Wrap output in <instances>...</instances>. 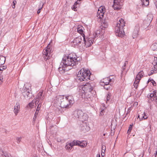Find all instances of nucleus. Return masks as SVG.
Wrapping results in <instances>:
<instances>
[{
  "label": "nucleus",
  "mask_w": 157,
  "mask_h": 157,
  "mask_svg": "<svg viewBox=\"0 0 157 157\" xmlns=\"http://www.w3.org/2000/svg\"><path fill=\"white\" fill-rule=\"evenodd\" d=\"M80 58L77 57L76 55L71 54L67 56H64L60 64L58 70L61 74H63L68 71L71 69L67 67L68 66H73L78 64Z\"/></svg>",
  "instance_id": "nucleus-1"
},
{
  "label": "nucleus",
  "mask_w": 157,
  "mask_h": 157,
  "mask_svg": "<svg viewBox=\"0 0 157 157\" xmlns=\"http://www.w3.org/2000/svg\"><path fill=\"white\" fill-rule=\"evenodd\" d=\"M81 89H80V95L82 98H90L92 95L91 91L93 90V86L90 83L82 86Z\"/></svg>",
  "instance_id": "nucleus-2"
},
{
  "label": "nucleus",
  "mask_w": 157,
  "mask_h": 157,
  "mask_svg": "<svg viewBox=\"0 0 157 157\" xmlns=\"http://www.w3.org/2000/svg\"><path fill=\"white\" fill-rule=\"evenodd\" d=\"M125 26V22L124 20L121 18L116 25L115 31L117 36L122 37L125 35L123 28Z\"/></svg>",
  "instance_id": "nucleus-3"
},
{
  "label": "nucleus",
  "mask_w": 157,
  "mask_h": 157,
  "mask_svg": "<svg viewBox=\"0 0 157 157\" xmlns=\"http://www.w3.org/2000/svg\"><path fill=\"white\" fill-rule=\"evenodd\" d=\"M60 109L62 108H68L74 103L73 97L69 95L64 97L63 96Z\"/></svg>",
  "instance_id": "nucleus-4"
},
{
  "label": "nucleus",
  "mask_w": 157,
  "mask_h": 157,
  "mask_svg": "<svg viewBox=\"0 0 157 157\" xmlns=\"http://www.w3.org/2000/svg\"><path fill=\"white\" fill-rule=\"evenodd\" d=\"M90 74L89 71L83 68L78 72L77 75V79L81 81H87L90 79Z\"/></svg>",
  "instance_id": "nucleus-5"
},
{
  "label": "nucleus",
  "mask_w": 157,
  "mask_h": 157,
  "mask_svg": "<svg viewBox=\"0 0 157 157\" xmlns=\"http://www.w3.org/2000/svg\"><path fill=\"white\" fill-rule=\"evenodd\" d=\"M63 96L61 95H58L54 98L52 101L53 105L56 107H57V109L61 112L60 108L62 101V99Z\"/></svg>",
  "instance_id": "nucleus-6"
},
{
  "label": "nucleus",
  "mask_w": 157,
  "mask_h": 157,
  "mask_svg": "<svg viewBox=\"0 0 157 157\" xmlns=\"http://www.w3.org/2000/svg\"><path fill=\"white\" fill-rule=\"evenodd\" d=\"M83 41L84 43L85 44V46L86 48L89 47L92 45L94 42V38L91 37L89 36L88 38H85V37H83Z\"/></svg>",
  "instance_id": "nucleus-7"
},
{
  "label": "nucleus",
  "mask_w": 157,
  "mask_h": 157,
  "mask_svg": "<svg viewBox=\"0 0 157 157\" xmlns=\"http://www.w3.org/2000/svg\"><path fill=\"white\" fill-rule=\"evenodd\" d=\"M51 50L48 48V46L44 49L43 52V57L44 60L46 61L50 58Z\"/></svg>",
  "instance_id": "nucleus-8"
},
{
  "label": "nucleus",
  "mask_w": 157,
  "mask_h": 157,
  "mask_svg": "<svg viewBox=\"0 0 157 157\" xmlns=\"http://www.w3.org/2000/svg\"><path fill=\"white\" fill-rule=\"evenodd\" d=\"M83 40L82 37L81 36L75 38L71 42L72 46L75 47H78L81 44Z\"/></svg>",
  "instance_id": "nucleus-9"
},
{
  "label": "nucleus",
  "mask_w": 157,
  "mask_h": 157,
  "mask_svg": "<svg viewBox=\"0 0 157 157\" xmlns=\"http://www.w3.org/2000/svg\"><path fill=\"white\" fill-rule=\"evenodd\" d=\"M152 64L153 65V67L151 68V71L148 74L149 76L157 72V57H154Z\"/></svg>",
  "instance_id": "nucleus-10"
},
{
  "label": "nucleus",
  "mask_w": 157,
  "mask_h": 157,
  "mask_svg": "<svg viewBox=\"0 0 157 157\" xmlns=\"http://www.w3.org/2000/svg\"><path fill=\"white\" fill-rule=\"evenodd\" d=\"M121 0H113V8L114 10H118L121 8Z\"/></svg>",
  "instance_id": "nucleus-11"
},
{
  "label": "nucleus",
  "mask_w": 157,
  "mask_h": 157,
  "mask_svg": "<svg viewBox=\"0 0 157 157\" xmlns=\"http://www.w3.org/2000/svg\"><path fill=\"white\" fill-rule=\"evenodd\" d=\"M111 81V79L108 78H105L101 79L100 82V84L102 86H107Z\"/></svg>",
  "instance_id": "nucleus-12"
},
{
  "label": "nucleus",
  "mask_w": 157,
  "mask_h": 157,
  "mask_svg": "<svg viewBox=\"0 0 157 157\" xmlns=\"http://www.w3.org/2000/svg\"><path fill=\"white\" fill-rule=\"evenodd\" d=\"M147 98L149 99V102H151V101H156L157 99L156 92L153 91V93L148 94L147 95Z\"/></svg>",
  "instance_id": "nucleus-13"
},
{
  "label": "nucleus",
  "mask_w": 157,
  "mask_h": 157,
  "mask_svg": "<svg viewBox=\"0 0 157 157\" xmlns=\"http://www.w3.org/2000/svg\"><path fill=\"white\" fill-rule=\"evenodd\" d=\"M147 118V114L145 113L144 112H141L140 113H139V112L138 113L137 118H139L140 121L146 120Z\"/></svg>",
  "instance_id": "nucleus-14"
},
{
  "label": "nucleus",
  "mask_w": 157,
  "mask_h": 157,
  "mask_svg": "<svg viewBox=\"0 0 157 157\" xmlns=\"http://www.w3.org/2000/svg\"><path fill=\"white\" fill-rule=\"evenodd\" d=\"M144 75V72L143 71H141L138 73L136 77L134 83L138 84V83Z\"/></svg>",
  "instance_id": "nucleus-15"
},
{
  "label": "nucleus",
  "mask_w": 157,
  "mask_h": 157,
  "mask_svg": "<svg viewBox=\"0 0 157 157\" xmlns=\"http://www.w3.org/2000/svg\"><path fill=\"white\" fill-rule=\"evenodd\" d=\"M80 129L83 132H86L90 130V128L86 123H83L80 125Z\"/></svg>",
  "instance_id": "nucleus-16"
},
{
  "label": "nucleus",
  "mask_w": 157,
  "mask_h": 157,
  "mask_svg": "<svg viewBox=\"0 0 157 157\" xmlns=\"http://www.w3.org/2000/svg\"><path fill=\"white\" fill-rule=\"evenodd\" d=\"M83 114V112L81 110H76L74 111V116L77 118L80 119L81 116Z\"/></svg>",
  "instance_id": "nucleus-17"
},
{
  "label": "nucleus",
  "mask_w": 157,
  "mask_h": 157,
  "mask_svg": "<svg viewBox=\"0 0 157 157\" xmlns=\"http://www.w3.org/2000/svg\"><path fill=\"white\" fill-rule=\"evenodd\" d=\"M104 10L102 7H100L98 10L97 17L100 18H101L104 15Z\"/></svg>",
  "instance_id": "nucleus-18"
},
{
  "label": "nucleus",
  "mask_w": 157,
  "mask_h": 157,
  "mask_svg": "<svg viewBox=\"0 0 157 157\" xmlns=\"http://www.w3.org/2000/svg\"><path fill=\"white\" fill-rule=\"evenodd\" d=\"M77 29L78 32L82 35V38L85 37L84 32L83 31V29H84V28L82 26H79Z\"/></svg>",
  "instance_id": "nucleus-19"
},
{
  "label": "nucleus",
  "mask_w": 157,
  "mask_h": 157,
  "mask_svg": "<svg viewBox=\"0 0 157 157\" xmlns=\"http://www.w3.org/2000/svg\"><path fill=\"white\" fill-rule=\"evenodd\" d=\"M20 104L18 103H17L14 107V112L16 116L20 111Z\"/></svg>",
  "instance_id": "nucleus-20"
},
{
  "label": "nucleus",
  "mask_w": 157,
  "mask_h": 157,
  "mask_svg": "<svg viewBox=\"0 0 157 157\" xmlns=\"http://www.w3.org/2000/svg\"><path fill=\"white\" fill-rule=\"evenodd\" d=\"M75 144L74 140L71 143L67 142L65 146V148L67 149L71 150L72 147L75 145Z\"/></svg>",
  "instance_id": "nucleus-21"
},
{
  "label": "nucleus",
  "mask_w": 157,
  "mask_h": 157,
  "mask_svg": "<svg viewBox=\"0 0 157 157\" xmlns=\"http://www.w3.org/2000/svg\"><path fill=\"white\" fill-rule=\"evenodd\" d=\"M153 18V15L151 14H149L147 16V19L146 21L147 23L146 26H147L149 25V23L151 21Z\"/></svg>",
  "instance_id": "nucleus-22"
},
{
  "label": "nucleus",
  "mask_w": 157,
  "mask_h": 157,
  "mask_svg": "<svg viewBox=\"0 0 157 157\" xmlns=\"http://www.w3.org/2000/svg\"><path fill=\"white\" fill-rule=\"evenodd\" d=\"M88 118V116L87 114L83 112V114L81 116L79 120L83 122L84 121H87Z\"/></svg>",
  "instance_id": "nucleus-23"
},
{
  "label": "nucleus",
  "mask_w": 157,
  "mask_h": 157,
  "mask_svg": "<svg viewBox=\"0 0 157 157\" xmlns=\"http://www.w3.org/2000/svg\"><path fill=\"white\" fill-rule=\"evenodd\" d=\"M75 145H78L82 147H84L86 145V144L83 143V142H80L78 141L74 140Z\"/></svg>",
  "instance_id": "nucleus-24"
},
{
  "label": "nucleus",
  "mask_w": 157,
  "mask_h": 157,
  "mask_svg": "<svg viewBox=\"0 0 157 157\" xmlns=\"http://www.w3.org/2000/svg\"><path fill=\"white\" fill-rule=\"evenodd\" d=\"M139 29L138 27H136L134 29L132 34V37L133 39L136 38L138 36Z\"/></svg>",
  "instance_id": "nucleus-25"
},
{
  "label": "nucleus",
  "mask_w": 157,
  "mask_h": 157,
  "mask_svg": "<svg viewBox=\"0 0 157 157\" xmlns=\"http://www.w3.org/2000/svg\"><path fill=\"white\" fill-rule=\"evenodd\" d=\"M23 94L25 97H27L28 98H30L32 96L31 93L29 91L28 89L23 93Z\"/></svg>",
  "instance_id": "nucleus-26"
},
{
  "label": "nucleus",
  "mask_w": 157,
  "mask_h": 157,
  "mask_svg": "<svg viewBox=\"0 0 157 157\" xmlns=\"http://www.w3.org/2000/svg\"><path fill=\"white\" fill-rule=\"evenodd\" d=\"M6 58L3 56H0V64H3L5 62Z\"/></svg>",
  "instance_id": "nucleus-27"
},
{
  "label": "nucleus",
  "mask_w": 157,
  "mask_h": 157,
  "mask_svg": "<svg viewBox=\"0 0 157 157\" xmlns=\"http://www.w3.org/2000/svg\"><path fill=\"white\" fill-rule=\"evenodd\" d=\"M151 48L153 51H157V43H154L152 44Z\"/></svg>",
  "instance_id": "nucleus-28"
},
{
  "label": "nucleus",
  "mask_w": 157,
  "mask_h": 157,
  "mask_svg": "<svg viewBox=\"0 0 157 157\" xmlns=\"http://www.w3.org/2000/svg\"><path fill=\"white\" fill-rule=\"evenodd\" d=\"M43 94V92H39L38 94V95L36 97V101L35 102V104H36V102L37 101H38L40 99L42 95Z\"/></svg>",
  "instance_id": "nucleus-29"
},
{
  "label": "nucleus",
  "mask_w": 157,
  "mask_h": 157,
  "mask_svg": "<svg viewBox=\"0 0 157 157\" xmlns=\"http://www.w3.org/2000/svg\"><path fill=\"white\" fill-rule=\"evenodd\" d=\"M108 24L105 21L103 23H101V26L104 27V28H106L108 27Z\"/></svg>",
  "instance_id": "nucleus-30"
},
{
  "label": "nucleus",
  "mask_w": 157,
  "mask_h": 157,
  "mask_svg": "<svg viewBox=\"0 0 157 157\" xmlns=\"http://www.w3.org/2000/svg\"><path fill=\"white\" fill-rule=\"evenodd\" d=\"M111 98V94L110 93L108 92V93L107 94V97H106V102L107 103L108 101H110Z\"/></svg>",
  "instance_id": "nucleus-31"
},
{
  "label": "nucleus",
  "mask_w": 157,
  "mask_h": 157,
  "mask_svg": "<svg viewBox=\"0 0 157 157\" xmlns=\"http://www.w3.org/2000/svg\"><path fill=\"white\" fill-rule=\"evenodd\" d=\"M17 3V2L16 0H14L11 4L12 7L13 9H14L15 7V5Z\"/></svg>",
  "instance_id": "nucleus-32"
},
{
  "label": "nucleus",
  "mask_w": 157,
  "mask_h": 157,
  "mask_svg": "<svg viewBox=\"0 0 157 157\" xmlns=\"http://www.w3.org/2000/svg\"><path fill=\"white\" fill-rule=\"evenodd\" d=\"M34 101H33L32 102L29 103V105L30 108H32L33 106L34 105Z\"/></svg>",
  "instance_id": "nucleus-33"
},
{
  "label": "nucleus",
  "mask_w": 157,
  "mask_h": 157,
  "mask_svg": "<svg viewBox=\"0 0 157 157\" xmlns=\"http://www.w3.org/2000/svg\"><path fill=\"white\" fill-rule=\"evenodd\" d=\"M43 5L44 3H43L42 2H40V5L39 6V9L41 10L42 8Z\"/></svg>",
  "instance_id": "nucleus-34"
},
{
  "label": "nucleus",
  "mask_w": 157,
  "mask_h": 157,
  "mask_svg": "<svg viewBox=\"0 0 157 157\" xmlns=\"http://www.w3.org/2000/svg\"><path fill=\"white\" fill-rule=\"evenodd\" d=\"M104 109H102L100 113V116H102L103 115H104Z\"/></svg>",
  "instance_id": "nucleus-35"
},
{
  "label": "nucleus",
  "mask_w": 157,
  "mask_h": 157,
  "mask_svg": "<svg viewBox=\"0 0 157 157\" xmlns=\"http://www.w3.org/2000/svg\"><path fill=\"white\" fill-rule=\"evenodd\" d=\"M22 137H17L16 138V140H17V143H19L21 141V139Z\"/></svg>",
  "instance_id": "nucleus-36"
},
{
  "label": "nucleus",
  "mask_w": 157,
  "mask_h": 157,
  "mask_svg": "<svg viewBox=\"0 0 157 157\" xmlns=\"http://www.w3.org/2000/svg\"><path fill=\"white\" fill-rule=\"evenodd\" d=\"M41 104H40V103H39L38 106H37V109H37V111H39L40 109V108L41 107Z\"/></svg>",
  "instance_id": "nucleus-37"
},
{
  "label": "nucleus",
  "mask_w": 157,
  "mask_h": 157,
  "mask_svg": "<svg viewBox=\"0 0 157 157\" xmlns=\"http://www.w3.org/2000/svg\"><path fill=\"white\" fill-rule=\"evenodd\" d=\"M99 34V33H98V31L97 32H96L94 33V38H95L96 36H98V34Z\"/></svg>",
  "instance_id": "nucleus-38"
},
{
  "label": "nucleus",
  "mask_w": 157,
  "mask_h": 157,
  "mask_svg": "<svg viewBox=\"0 0 157 157\" xmlns=\"http://www.w3.org/2000/svg\"><path fill=\"white\" fill-rule=\"evenodd\" d=\"M104 87V88L106 89V90H108L109 88H110V86H109V85H107V86H103Z\"/></svg>",
  "instance_id": "nucleus-39"
},
{
  "label": "nucleus",
  "mask_w": 157,
  "mask_h": 157,
  "mask_svg": "<svg viewBox=\"0 0 157 157\" xmlns=\"http://www.w3.org/2000/svg\"><path fill=\"white\" fill-rule=\"evenodd\" d=\"M132 125H130V126L129 127L128 129V133H129V132H130L131 131L132 129Z\"/></svg>",
  "instance_id": "nucleus-40"
},
{
  "label": "nucleus",
  "mask_w": 157,
  "mask_h": 157,
  "mask_svg": "<svg viewBox=\"0 0 157 157\" xmlns=\"http://www.w3.org/2000/svg\"><path fill=\"white\" fill-rule=\"evenodd\" d=\"M132 110V108L131 107H129L128 109V111H127V113H126V115L128 114V113H129L130 112V111L131 110Z\"/></svg>",
  "instance_id": "nucleus-41"
},
{
  "label": "nucleus",
  "mask_w": 157,
  "mask_h": 157,
  "mask_svg": "<svg viewBox=\"0 0 157 157\" xmlns=\"http://www.w3.org/2000/svg\"><path fill=\"white\" fill-rule=\"evenodd\" d=\"M76 5H74L73 6V7L72 8V10L75 11H77L76 8L77 7L75 6Z\"/></svg>",
  "instance_id": "nucleus-42"
},
{
  "label": "nucleus",
  "mask_w": 157,
  "mask_h": 157,
  "mask_svg": "<svg viewBox=\"0 0 157 157\" xmlns=\"http://www.w3.org/2000/svg\"><path fill=\"white\" fill-rule=\"evenodd\" d=\"M151 81V82L152 83L153 85L154 86H156V83L155 82V81L152 79Z\"/></svg>",
  "instance_id": "nucleus-43"
},
{
  "label": "nucleus",
  "mask_w": 157,
  "mask_h": 157,
  "mask_svg": "<svg viewBox=\"0 0 157 157\" xmlns=\"http://www.w3.org/2000/svg\"><path fill=\"white\" fill-rule=\"evenodd\" d=\"M102 152H103V150L104 151V152H105V146H102Z\"/></svg>",
  "instance_id": "nucleus-44"
},
{
  "label": "nucleus",
  "mask_w": 157,
  "mask_h": 157,
  "mask_svg": "<svg viewBox=\"0 0 157 157\" xmlns=\"http://www.w3.org/2000/svg\"><path fill=\"white\" fill-rule=\"evenodd\" d=\"M81 1V0H78V1L76 2L75 3H74V4L75 5H76L77 4H78L79 3V2H80Z\"/></svg>",
  "instance_id": "nucleus-45"
},
{
  "label": "nucleus",
  "mask_w": 157,
  "mask_h": 157,
  "mask_svg": "<svg viewBox=\"0 0 157 157\" xmlns=\"http://www.w3.org/2000/svg\"><path fill=\"white\" fill-rule=\"evenodd\" d=\"M134 87L136 89H137V87H138V84H136H136H134Z\"/></svg>",
  "instance_id": "nucleus-46"
},
{
  "label": "nucleus",
  "mask_w": 157,
  "mask_h": 157,
  "mask_svg": "<svg viewBox=\"0 0 157 157\" xmlns=\"http://www.w3.org/2000/svg\"><path fill=\"white\" fill-rule=\"evenodd\" d=\"M3 78L0 77V82H1V84L2 82L3 81Z\"/></svg>",
  "instance_id": "nucleus-47"
},
{
  "label": "nucleus",
  "mask_w": 157,
  "mask_h": 157,
  "mask_svg": "<svg viewBox=\"0 0 157 157\" xmlns=\"http://www.w3.org/2000/svg\"><path fill=\"white\" fill-rule=\"evenodd\" d=\"M38 112H39V111H37V109H36L35 113V116H37V114L38 113Z\"/></svg>",
  "instance_id": "nucleus-48"
},
{
  "label": "nucleus",
  "mask_w": 157,
  "mask_h": 157,
  "mask_svg": "<svg viewBox=\"0 0 157 157\" xmlns=\"http://www.w3.org/2000/svg\"><path fill=\"white\" fill-rule=\"evenodd\" d=\"M125 66H126L124 65V66L122 67V69L123 71L126 68Z\"/></svg>",
  "instance_id": "nucleus-49"
},
{
  "label": "nucleus",
  "mask_w": 157,
  "mask_h": 157,
  "mask_svg": "<svg viewBox=\"0 0 157 157\" xmlns=\"http://www.w3.org/2000/svg\"><path fill=\"white\" fill-rule=\"evenodd\" d=\"M40 12V10L38 9V10L37 12V13L38 14H39Z\"/></svg>",
  "instance_id": "nucleus-50"
},
{
  "label": "nucleus",
  "mask_w": 157,
  "mask_h": 157,
  "mask_svg": "<svg viewBox=\"0 0 157 157\" xmlns=\"http://www.w3.org/2000/svg\"><path fill=\"white\" fill-rule=\"evenodd\" d=\"M128 63V61H126L124 63V65H125V66H126V64H127Z\"/></svg>",
  "instance_id": "nucleus-51"
},
{
  "label": "nucleus",
  "mask_w": 157,
  "mask_h": 157,
  "mask_svg": "<svg viewBox=\"0 0 157 157\" xmlns=\"http://www.w3.org/2000/svg\"><path fill=\"white\" fill-rule=\"evenodd\" d=\"M96 157H100V154H97L96 155Z\"/></svg>",
  "instance_id": "nucleus-52"
},
{
  "label": "nucleus",
  "mask_w": 157,
  "mask_h": 157,
  "mask_svg": "<svg viewBox=\"0 0 157 157\" xmlns=\"http://www.w3.org/2000/svg\"><path fill=\"white\" fill-rule=\"evenodd\" d=\"M155 4L156 6V8H157V1L155 2Z\"/></svg>",
  "instance_id": "nucleus-53"
},
{
  "label": "nucleus",
  "mask_w": 157,
  "mask_h": 157,
  "mask_svg": "<svg viewBox=\"0 0 157 157\" xmlns=\"http://www.w3.org/2000/svg\"><path fill=\"white\" fill-rule=\"evenodd\" d=\"M134 104L137 105L138 104V103L137 102H135Z\"/></svg>",
  "instance_id": "nucleus-54"
},
{
  "label": "nucleus",
  "mask_w": 157,
  "mask_h": 157,
  "mask_svg": "<svg viewBox=\"0 0 157 157\" xmlns=\"http://www.w3.org/2000/svg\"><path fill=\"white\" fill-rule=\"evenodd\" d=\"M36 116H34V117H33V119H34L35 118H36Z\"/></svg>",
  "instance_id": "nucleus-55"
},
{
  "label": "nucleus",
  "mask_w": 157,
  "mask_h": 157,
  "mask_svg": "<svg viewBox=\"0 0 157 157\" xmlns=\"http://www.w3.org/2000/svg\"><path fill=\"white\" fill-rule=\"evenodd\" d=\"M2 21V19L0 18V24H1Z\"/></svg>",
  "instance_id": "nucleus-56"
},
{
  "label": "nucleus",
  "mask_w": 157,
  "mask_h": 157,
  "mask_svg": "<svg viewBox=\"0 0 157 157\" xmlns=\"http://www.w3.org/2000/svg\"><path fill=\"white\" fill-rule=\"evenodd\" d=\"M33 157H37L36 155H33Z\"/></svg>",
  "instance_id": "nucleus-57"
},
{
  "label": "nucleus",
  "mask_w": 157,
  "mask_h": 157,
  "mask_svg": "<svg viewBox=\"0 0 157 157\" xmlns=\"http://www.w3.org/2000/svg\"><path fill=\"white\" fill-rule=\"evenodd\" d=\"M146 0V2H148V3H149V2H148V1H149L148 0Z\"/></svg>",
  "instance_id": "nucleus-58"
},
{
  "label": "nucleus",
  "mask_w": 157,
  "mask_h": 157,
  "mask_svg": "<svg viewBox=\"0 0 157 157\" xmlns=\"http://www.w3.org/2000/svg\"><path fill=\"white\" fill-rule=\"evenodd\" d=\"M151 81V80H150V79H149L148 80V81Z\"/></svg>",
  "instance_id": "nucleus-59"
},
{
  "label": "nucleus",
  "mask_w": 157,
  "mask_h": 157,
  "mask_svg": "<svg viewBox=\"0 0 157 157\" xmlns=\"http://www.w3.org/2000/svg\"><path fill=\"white\" fill-rule=\"evenodd\" d=\"M103 136H105V133L103 134Z\"/></svg>",
  "instance_id": "nucleus-60"
},
{
  "label": "nucleus",
  "mask_w": 157,
  "mask_h": 157,
  "mask_svg": "<svg viewBox=\"0 0 157 157\" xmlns=\"http://www.w3.org/2000/svg\"><path fill=\"white\" fill-rule=\"evenodd\" d=\"M1 70H2V69H1V68H0V71H1Z\"/></svg>",
  "instance_id": "nucleus-61"
}]
</instances>
